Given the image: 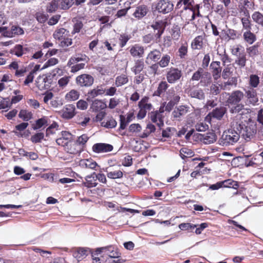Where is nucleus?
I'll return each mask as SVG.
<instances>
[{"label": "nucleus", "instance_id": "28", "mask_svg": "<svg viewBox=\"0 0 263 263\" xmlns=\"http://www.w3.org/2000/svg\"><path fill=\"white\" fill-rule=\"evenodd\" d=\"M168 87V84L165 81H161L158 86L157 90L155 91L154 95L160 96L163 93Z\"/></svg>", "mask_w": 263, "mask_h": 263}, {"label": "nucleus", "instance_id": "55", "mask_svg": "<svg viewBox=\"0 0 263 263\" xmlns=\"http://www.w3.org/2000/svg\"><path fill=\"white\" fill-rule=\"evenodd\" d=\"M227 34L229 39L231 40L238 39L240 36V34L238 33L237 31L231 29L228 30Z\"/></svg>", "mask_w": 263, "mask_h": 263}, {"label": "nucleus", "instance_id": "54", "mask_svg": "<svg viewBox=\"0 0 263 263\" xmlns=\"http://www.w3.org/2000/svg\"><path fill=\"white\" fill-rule=\"evenodd\" d=\"M241 22L243 29L247 30H251V24L250 17H242L241 18Z\"/></svg>", "mask_w": 263, "mask_h": 263}, {"label": "nucleus", "instance_id": "47", "mask_svg": "<svg viewBox=\"0 0 263 263\" xmlns=\"http://www.w3.org/2000/svg\"><path fill=\"white\" fill-rule=\"evenodd\" d=\"M128 81V79L125 74H122L117 77L116 79V84L117 86H122L126 84Z\"/></svg>", "mask_w": 263, "mask_h": 263}, {"label": "nucleus", "instance_id": "27", "mask_svg": "<svg viewBox=\"0 0 263 263\" xmlns=\"http://www.w3.org/2000/svg\"><path fill=\"white\" fill-rule=\"evenodd\" d=\"M161 54L160 51L158 49H154L153 50L151 51L147 55V57L146 58L147 60L149 59L150 60L156 62L159 59H160L161 57Z\"/></svg>", "mask_w": 263, "mask_h": 263}, {"label": "nucleus", "instance_id": "44", "mask_svg": "<svg viewBox=\"0 0 263 263\" xmlns=\"http://www.w3.org/2000/svg\"><path fill=\"white\" fill-rule=\"evenodd\" d=\"M247 52L250 57L254 58L259 55V52L258 49V46L254 45L247 48Z\"/></svg>", "mask_w": 263, "mask_h": 263}, {"label": "nucleus", "instance_id": "39", "mask_svg": "<svg viewBox=\"0 0 263 263\" xmlns=\"http://www.w3.org/2000/svg\"><path fill=\"white\" fill-rule=\"evenodd\" d=\"M79 96L80 93L79 91L72 89L66 95L65 99L68 101H74L79 98Z\"/></svg>", "mask_w": 263, "mask_h": 263}, {"label": "nucleus", "instance_id": "5", "mask_svg": "<svg viewBox=\"0 0 263 263\" xmlns=\"http://www.w3.org/2000/svg\"><path fill=\"white\" fill-rule=\"evenodd\" d=\"M227 108L224 106H220L215 108L205 118L206 121L210 122L212 118H215L217 120H220L223 118L224 114L227 112Z\"/></svg>", "mask_w": 263, "mask_h": 263}, {"label": "nucleus", "instance_id": "2", "mask_svg": "<svg viewBox=\"0 0 263 263\" xmlns=\"http://www.w3.org/2000/svg\"><path fill=\"white\" fill-rule=\"evenodd\" d=\"M239 138V134L236 131L229 129L223 132L218 142L222 146H228L236 143Z\"/></svg>", "mask_w": 263, "mask_h": 263}, {"label": "nucleus", "instance_id": "30", "mask_svg": "<svg viewBox=\"0 0 263 263\" xmlns=\"http://www.w3.org/2000/svg\"><path fill=\"white\" fill-rule=\"evenodd\" d=\"M72 22L74 23V25L71 34H74L76 33H79L81 29L83 27V24L81 20L76 18L72 20Z\"/></svg>", "mask_w": 263, "mask_h": 263}, {"label": "nucleus", "instance_id": "23", "mask_svg": "<svg viewBox=\"0 0 263 263\" xmlns=\"http://www.w3.org/2000/svg\"><path fill=\"white\" fill-rule=\"evenodd\" d=\"M244 40L249 44H253L256 40V36L255 34L251 32L250 30H248L243 34Z\"/></svg>", "mask_w": 263, "mask_h": 263}, {"label": "nucleus", "instance_id": "36", "mask_svg": "<svg viewBox=\"0 0 263 263\" xmlns=\"http://www.w3.org/2000/svg\"><path fill=\"white\" fill-rule=\"evenodd\" d=\"M66 30L63 28L57 29L53 33V36L56 40H61L66 35Z\"/></svg>", "mask_w": 263, "mask_h": 263}, {"label": "nucleus", "instance_id": "38", "mask_svg": "<svg viewBox=\"0 0 263 263\" xmlns=\"http://www.w3.org/2000/svg\"><path fill=\"white\" fill-rule=\"evenodd\" d=\"M59 8L58 4L56 0H53L49 3L46 6V11L48 13L55 12Z\"/></svg>", "mask_w": 263, "mask_h": 263}, {"label": "nucleus", "instance_id": "8", "mask_svg": "<svg viewBox=\"0 0 263 263\" xmlns=\"http://www.w3.org/2000/svg\"><path fill=\"white\" fill-rule=\"evenodd\" d=\"M163 112V110H161V108L159 110V111L158 110L155 111H152L149 114V118L151 121L155 123H156L158 126L161 127L163 126V116L161 114V112Z\"/></svg>", "mask_w": 263, "mask_h": 263}, {"label": "nucleus", "instance_id": "50", "mask_svg": "<svg viewBox=\"0 0 263 263\" xmlns=\"http://www.w3.org/2000/svg\"><path fill=\"white\" fill-rule=\"evenodd\" d=\"M59 125L56 122H53L46 129V136L53 134L58 129Z\"/></svg>", "mask_w": 263, "mask_h": 263}, {"label": "nucleus", "instance_id": "48", "mask_svg": "<svg viewBox=\"0 0 263 263\" xmlns=\"http://www.w3.org/2000/svg\"><path fill=\"white\" fill-rule=\"evenodd\" d=\"M222 187H231L237 189L238 187V184L236 181H233L231 179H228L224 181H221Z\"/></svg>", "mask_w": 263, "mask_h": 263}, {"label": "nucleus", "instance_id": "15", "mask_svg": "<svg viewBox=\"0 0 263 263\" xmlns=\"http://www.w3.org/2000/svg\"><path fill=\"white\" fill-rule=\"evenodd\" d=\"M105 171L107 173V177L110 179H115L121 178L123 177L122 172L119 169H116L114 166L107 167Z\"/></svg>", "mask_w": 263, "mask_h": 263}, {"label": "nucleus", "instance_id": "49", "mask_svg": "<svg viewBox=\"0 0 263 263\" xmlns=\"http://www.w3.org/2000/svg\"><path fill=\"white\" fill-rule=\"evenodd\" d=\"M221 89V88L219 87V85H217L215 83H212L209 89L210 94L213 96H216L220 93Z\"/></svg>", "mask_w": 263, "mask_h": 263}, {"label": "nucleus", "instance_id": "18", "mask_svg": "<svg viewBox=\"0 0 263 263\" xmlns=\"http://www.w3.org/2000/svg\"><path fill=\"white\" fill-rule=\"evenodd\" d=\"M189 107L187 106H179L173 111L172 115L175 118H180L189 112Z\"/></svg>", "mask_w": 263, "mask_h": 263}, {"label": "nucleus", "instance_id": "14", "mask_svg": "<svg viewBox=\"0 0 263 263\" xmlns=\"http://www.w3.org/2000/svg\"><path fill=\"white\" fill-rule=\"evenodd\" d=\"M198 138L204 144H210L216 141V136L214 133H208L206 134H198Z\"/></svg>", "mask_w": 263, "mask_h": 263}, {"label": "nucleus", "instance_id": "63", "mask_svg": "<svg viewBox=\"0 0 263 263\" xmlns=\"http://www.w3.org/2000/svg\"><path fill=\"white\" fill-rule=\"evenodd\" d=\"M128 130L131 133H138L141 130V126L139 124H132L129 126Z\"/></svg>", "mask_w": 263, "mask_h": 263}, {"label": "nucleus", "instance_id": "31", "mask_svg": "<svg viewBox=\"0 0 263 263\" xmlns=\"http://www.w3.org/2000/svg\"><path fill=\"white\" fill-rule=\"evenodd\" d=\"M212 82V78L208 72H204L202 78L200 80V83L202 86H208Z\"/></svg>", "mask_w": 263, "mask_h": 263}, {"label": "nucleus", "instance_id": "59", "mask_svg": "<svg viewBox=\"0 0 263 263\" xmlns=\"http://www.w3.org/2000/svg\"><path fill=\"white\" fill-rule=\"evenodd\" d=\"M195 128L198 132H204L209 128V126L206 123L200 122L195 125Z\"/></svg>", "mask_w": 263, "mask_h": 263}, {"label": "nucleus", "instance_id": "45", "mask_svg": "<svg viewBox=\"0 0 263 263\" xmlns=\"http://www.w3.org/2000/svg\"><path fill=\"white\" fill-rule=\"evenodd\" d=\"M101 125L106 128H114L117 125V122L113 118L110 117L108 118L106 121L102 122Z\"/></svg>", "mask_w": 263, "mask_h": 263}, {"label": "nucleus", "instance_id": "37", "mask_svg": "<svg viewBox=\"0 0 263 263\" xmlns=\"http://www.w3.org/2000/svg\"><path fill=\"white\" fill-rule=\"evenodd\" d=\"M249 84L250 86L253 89L256 88L259 84V78L257 75L251 74L250 76Z\"/></svg>", "mask_w": 263, "mask_h": 263}, {"label": "nucleus", "instance_id": "20", "mask_svg": "<svg viewBox=\"0 0 263 263\" xmlns=\"http://www.w3.org/2000/svg\"><path fill=\"white\" fill-rule=\"evenodd\" d=\"M148 11L147 6L145 5H141L136 8L135 11L133 13V15L138 18H141L146 15Z\"/></svg>", "mask_w": 263, "mask_h": 263}, {"label": "nucleus", "instance_id": "7", "mask_svg": "<svg viewBox=\"0 0 263 263\" xmlns=\"http://www.w3.org/2000/svg\"><path fill=\"white\" fill-rule=\"evenodd\" d=\"M182 73L178 68L171 67L166 73V79L169 83H174L182 77Z\"/></svg>", "mask_w": 263, "mask_h": 263}, {"label": "nucleus", "instance_id": "33", "mask_svg": "<svg viewBox=\"0 0 263 263\" xmlns=\"http://www.w3.org/2000/svg\"><path fill=\"white\" fill-rule=\"evenodd\" d=\"M203 45V38L202 36L199 35L195 38L192 43V48L194 49H200Z\"/></svg>", "mask_w": 263, "mask_h": 263}, {"label": "nucleus", "instance_id": "12", "mask_svg": "<svg viewBox=\"0 0 263 263\" xmlns=\"http://www.w3.org/2000/svg\"><path fill=\"white\" fill-rule=\"evenodd\" d=\"M75 106L72 104H67L61 110L62 116L63 118L69 119L75 115Z\"/></svg>", "mask_w": 263, "mask_h": 263}, {"label": "nucleus", "instance_id": "6", "mask_svg": "<svg viewBox=\"0 0 263 263\" xmlns=\"http://www.w3.org/2000/svg\"><path fill=\"white\" fill-rule=\"evenodd\" d=\"M76 82L77 85L82 87H87L91 86L94 82L93 77L90 74H82L76 78Z\"/></svg>", "mask_w": 263, "mask_h": 263}, {"label": "nucleus", "instance_id": "13", "mask_svg": "<svg viewBox=\"0 0 263 263\" xmlns=\"http://www.w3.org/2000/svg\"><path fill=\"white\" fill-rule=\"evenodd\" d=\"M210 68L212 69V76L214 80H217L221 76L222 68L220 66V62L219 61H213L210 64Z\"/></svg>", "mask_w": 263, "mask_h": 263}, {"label": "nucleus", "instance_id": "3", "mask_svg": "<svg viewBox=\"0 0 263 263\" xmlns=\"http://www.w3.org/2000/svg\"><path fill=\"white\" fill-rule=\"evenodd\" d=\"M244 95L246 98L247 105L255 106L258 101L257 91L252 87H247L244 89Z\"/></svg>", "mask_w": 263, "mask_h": 263}, {"label": "nucleus", "instance_id": "64", "mask_svg": "<svg viewBox=\"0 0 263 263\" xmlns=\"http://www.w3.org/2000/svg\"><path fill=\"white\" fill-rule=\"evenodd\" d=\"M77 107L81 110H85L87 108L88 103L84 100H80L77 102Z\"/></svg>", "mask_w": 263, "mask_h": 263}, {"label": "nucleus", "instance_id": "26", "mask_svg": "<svg viewBox=\"0 0 263 263\" xmlns=\"http://www.w3.org/2000/svg\"><path fill=\"white\" fill-rule=\"evenodd\" d=\"M59 8L63 10L68 9L73 4V0H56Z\"/></svg>", "mask_w": 263, "mask_h": 263}, {"label": "nucleus", "instance_id": "62", "mask_svg": "<svg viewBox=\"0 0 263 263\" xmlns=\"http://www.w3.org/2000/svg\"><path fill=\"white\" fill-rule=\"evenodd\" d=\"M196 227V225H193L190 223H182L179 225V228L182 230L194 229Z\"/></svg>", "mask_w": 263, "mask_h": 263}, {"label": "nucleus", "instance_id": "22", "mask_svg": "<svg viewBox=\"0 0 263 263\" xmlns=\"http://www.w3.org/2000/svg\"><path fill=\"white\" fill-rule=\"evenodd\" d=\"M144 67V63L142 59L137 60L135 61L134 66L132 68V71L137 74L142 71Z\"/></svg>", "mask_w": 263, "mask_h": 263}, {"label": "nucleus", "instance_id": "58", "mask_svg": "<svg viewBox=\"0 0 263 263\" xmlns=\"http://www.w3.org/2000/svg\"><path fill=\"white\" fill-rule=\"evenodd\" d=\"M170 94L173 95V97L170 99V101L173 102L175 104L179 102L180 97L179 95L175 94V91L173 89H170L168 91Z\"/></svg>", "mask_w": 263, "mask_h": 263}, {"label": "nucleus", "instance_id": "40", "mask_svg": "<svg viewBox=\"0 0 263 263\" xmlns=\"http://www.w3.org/2000/svg\"><path fill=\"white\" fill-rule=\"evenodd\" d=\"M252 18L256 23L263 26V15L260 12L255 11L252 15Z\"/></svg>", "mask_w": 263, "mask_h": 263}, {"label": "nucleus", "instance_id": "42", "mask_svg": "<svg viewBox=\"0 0 263 263\" xmlns=\"http://www.w3.org/2000/svg\"><path fill=\"white\" fill-rule=\"evenodd\" d=\"M90 119L88 117H86L83 114L78 116L76 118V122L78 124L82 126H85L87 123L90 121Z\"/></svg>", "mask_w": 263, "mask_h": 263}, {"label": "nucleus", "instance_id": "1", "mask_svg": "<svg viewBox=\"0 0 263 263\" xmlns=\"http://www.w3.org/2000/svg\"><path fill=\"white\" fill-rule=\"evenodd\" d=\"M228 95L226 103L229 108L230 112L232 114H243V110L246 109L245 105L241 102L245 97L243 92L236 90L228 93Z\"/></svg>", "mask_w": 263, "mask_h": 263}, {"label": "nucleus", "instance_id": "4", "mask_svg": "<svg viewBox=\"0 0 263 263\" xmlns=\"http://www.w3.org/2000/svg\"><path fill=\"white\" fill-rule=\"evenodd\" d=\"M240 130L239 135L246 140L249 141L252 139L256 133V129L254 125L250 124L247 126L239 125Z\"/></svg>", "mask_w": 263, "mask_h": 263}, {"label": "nucleus", "instance_id": "32", "mask_svg": "<svg viewBox=\"0 0 263 263\" xmlns=\"http://www.w3.org/2000/svg\"><path fill=\"white\" fill-rule=\"evenodd\" d=\"M106 107V105L101 100H96L92 104V108L95 111H100Z\"/></svg>", "mask_w": 263, "mask_h": 263}, {"label": "nucleus", "instance_id": "34", "mask_svg": "<svg viewBox=\"0 0 263 263\" xmlns=\"http://www.w3.org/2000/svg\"><path fill=\"white\" fill-rule=\"evenodd\" d=\"M12 53L17 57H21L23 54H25L28 51L27 48H24L23 46L21 45H16L13 49Z\"/></svg>", "mask_w": 263, "mask_h": 263}, {"label": "nucleus", "instance_id": "61", "mask_svg": "<svg viewBox=\"0 0 263 263\" xmlns=\"http://www.w3.org/2000/svg\"><path fill=\"white\" fill-rule=\"evenodd\" d=\"M180 152L181 156L183 159L185 157H191L193 154V152L191 150L186 148H181Z\"/></svg>", "mask_w": 263, "mask_h": 263}, {"label": "nucleus", "instance_id": "46", "mask_svg": "<svg viewBox=\"0 0 263 263\" xmlns=\"http://www.w3.org/2000/svg\"><path fill=\"white\" fill-rule=\"evenodd\" d=\"M170 60H171L170 56L168 54H165V55H164L162 57L160 61L158 63H157L158 64L159 66H160L162 68H164V67H167L168 65V64L170 62Z\"/></svg>", "mask_w": 263, "mask_h": 263}, {"label": "nucleus", "instance_id": "21", "mask_svg": "<svg viewBox=\"0 0 263 263\" xmlns=\"http://www.w3.org/2000/svg\"><path fill=\"white\" fill-rule=\"evenodd\" d=\"M5 33L6 36L12 37L15 35L23 34L24 33V30L18 26L13 25L11 27L10 30L6 31Z\"/></svg>", "mask_w": 263, "mask_h": 263}, {"label": "nucleus", "instance_id": "11", "mask_svg": "<svg viewBox=\"0 0 263 263\" xmlns=\"http://www.w3.org/2000/svg\"><path fill=\"white\" fill-rule=\"evenodd\" d=\"M90 253H91V251L89 248H78L73 251V256L78 260H80L85 258Z\"/></svg>", "mask_w": 263, "mask_h": 263}, {"label": "nucleus", "instance_id": "29", "mask_svg": "<svg viewBox=\"0 0 263 263\" xmlns=\"http://www.w3.org/2000/svg\"><path fill=\"white\" fill-rule=\"evenodd\" d=\"M237 85V80L236 77H232L228 81L224 82L221 86V88L223 90H229L230 86H236Z\"/></svg>", "mask_w": 263, "mask_h": 263}, {"label": "nucleus", "instance_id": "24", "mask_svg": "<svg viewBox=\"0 0 263 263\" xmlns=\"http://www.w3.org/2000/svg\"><path fill=\"white\" fill-rule=\"evenodd\" d=\"M148 97H144L138 103V106L139 108L144 109L145 110H150L152 108V105L151 103H148Z\"/></svg>", "mask_w": 263, "mask_h": 263}, {"label": "nucleus", "instance_id": "25", "mask_svg": "<svg viewBox=\"0 0 263 263\" xmlns=\"http://www.w3.org/2000/svg\"><path fill=\"white\" fill-rule=\"evenodd\" d=\"M48 118L46 116L37 120L35 124L33 126V129L36 130L41 128L43 126H47L48 125Z\"/></svg>", "mask_w": 263, "mask_h": 263}, {"label": "nucleus", "instance_id": "9", "mask_svg": "<svg viewBox=\"0 0 263 263\" xmlns=\"http://www.w3.org/2000/svg\"><path fill=\"white\" fill-rule=\"evenodd\" d=\"M92 149L97 153H107L111 152L113 149V146L109 144L99 143L95 144Z\"/></svg>", "mask_w": 263, "mask_h": 263}, {"label": "nucleus", "instance_id": "17", "mask_svg": "<svg viewBox=\"0 0 263 263\" xmlns=\"http://www.w3.org/2000/svg\"><path fill=\"white\" fill-rule=\"evenodd\" d=\"M105 92V87L104 85H101L97 86L93 89L89 91L88 93V97L90 98H95V97L102 95Z\"/></svg>", "mask_w": 263, "mask_h": 263}, {"label": "nucleus", "instance_id": "16", "mask_svg": "<svg viewBox=\"0 0 263 263\" xmlns=\"http://www.w3.org/2000/svg\"><path fill=\"white\" fill-rule=\"evenodd\" d=\"M188 94L191 97L200 100H204L205 97L203 90L201 88H191L188 91Z\"/></svg>", "mask_w": 263, "mask_h": 263}, {"label": "nucleus", "instance_id": "60", "mask_svg": "<svg viewBox=\"0 0 263 263\" xmlns=\"http://www.w3.org/2000/svg\"><path fill=\"white\" fill-rule=\"evenodd\" d=\"M179 56L181 59H184L185 56L187 54V47L186 45H182L178 50Z\"/></svg>", "mask_w": 263, "mask_h": 263}, {"label": "nucleus", "instance_id": "10", "mask_svg": "<svg viewBox=\"0 0 263 263\" xmlns=\"http://www.w3.org/2000/svg\"><path fill=\"white\" fill-rule=\"evenodd\" d=\"M173 6L171 2L161 0L157 4L156 8L160 12L167 13L173 10Z\"/></svg>", "mask_w": 263, "mask_h": 263}, {"label": "nucleus", "instance_id": "57", "mask_svg": "<svg viewBox=\"0 0 263 263\" xmlns=\"http://www.w3.org/2000/svg\"><path fill=\"white\" fill-rule=\"evenodd\" d=\"M89 138L86 134H83L79 137L76 141V144L79 145H84L88 141Z\"/></svg>", "mask_w": 263, "mask_h": 263}, {"label": "nucleus", "instance_id": "51", "mask_svg": "<svg viewBox=\"0 0 263 263\" xmlns=\"http://www.w3.org/2000/svg\"><path fill=\"white\" fill-rule=\"evenodd\" d=\"M159 65L157 63H155L152 64L151 66L148 67V72L149 74L153 75V76H155L156 75H158L159 73L158 72L159 70Z\"/></svg>", "mask_w": 263, "mask_h": 263}, {"label": "nucleus", "instance_id": "43", "mask_svg": "<svg viewBox=\"0 0 263 263\" xmlns=\"http://www.w3.org/2000/svg\"><path fill=\"white\" fill-rule=\"evenodd\" d=\"M18 117L24 121H28L32 118V114L26 110H21L18 114Z\"/></svg>", "mask_w": 263, "mask_h": 263}, {"label": "nucleus", "instance_id": "53", "mask_svg": "<svg viewBox=\"0 0 263 263\" xmlns=\"http://www.w3.org/2000/svg\"><path fill=\"white\" fill-rule=\"evenodd\" d=\"M82 165H85L86 168L94 170L97 166V163L92 160L86 159L83 162Z\"/></svg>", "mask_w": 263, "mask_h": 263}, {"label": "nucleus", "instance_id": "52", "mask_svg": "<svg viewBox=\"0 0 263 263\" xmlns=\"http://www.w3.org/2000/svg\"><path fill=\"white\" fill-rule=\"evenodd\" d=\"M44 135L43 133H38L31 136L30 140L34 143H39L43 139Z\"/></svg>", "mask_w": 263, "mask_h": 263}, {"label": "nucleus", "instance_id": "19", "mask_svg": "<svg viewBox=\"0 0 263 263\" xmlns=\"http://www.w3.org/2000/svg\"><path fill=\"white\" fill-rule=\"evenodd\" d=\"M129 52L134 57H138L141 58L144 54V48L139 45H135L130 48Z\"/></svg>", "mask_w": 263, "mask_h": 263}, {"label": "nucleus", "instance_id": "41", "mask_svg": "<svg viewBox=\"0 0 263 263\" xmlns=\"http://www.w3.org/2000/svg\"><path fill=\"white\" fill-rule=\"evenodd\" d=\"M204 73V72L203 69L201 67L199 68L198 70L193 73L192 78L190 79V81H198L199 80H201Z\"/></svg>", "mask_w": 263, "mask_h": 263}, {"label": "nucleus", "instance_id": "35", "mask_svg": "<svg viewBox=\"0 0 263 263\" xmlns=\"http://www.w3.org/2000/svg\"><path fill=\"white\" fill-rule=\"evenodd\" d=\"M246 54L245 53H239L237 59L235 60V63L241 68L246 66Z\"/></svg>", "mask_w": 263, "mask_h": 263}, {"label": "nucleus", "instance_id": "56", "mask_svg": "<svg viewBox=\"0 0 263 263\" xmlns=\"http://www.w3.org/2000/svg\"><path fill=\"white\" fill-rule=\"evenodd\" d=\"M71 77L69 76H65L60 79L58 81V84L60 87H63L67 85L69 83Z\"/></svg>", "mask_w": 263, "mask_h": 263}]
</instances>
